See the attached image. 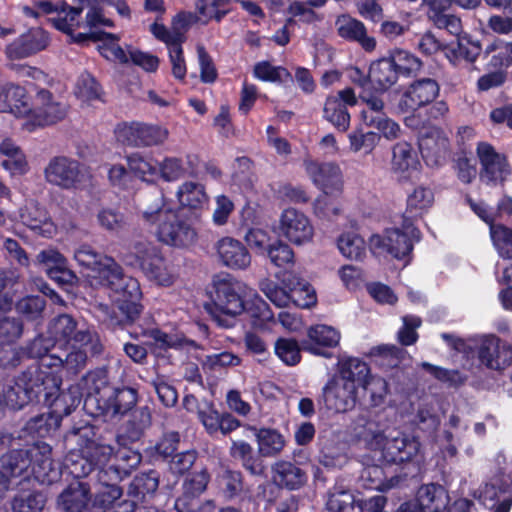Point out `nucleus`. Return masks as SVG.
Returning a JSON list of instances; mask_svg holds the SVG:
<instances>
[{
	"label": "nucleus",
	"instance_id": "5",
	"mask_svg": "<svg viewBox=\"0 0 512 512\" xmlns=\"http://www.w3.org/2000/svg\"><path fill=\"white\" fill-rule=\"evenodd\" d=\"M121 260L130 267H138L152 282L161 286L171 285L176 277L174 267L154 244L140 240L121 255Z\"/></svg>",
	"mask_w": 512,
	"mask_h": 512
},
{
	"label": "nucleus",
	"instance_id": "20",
	"mask_svg": "<svg viewBox=\"0 0 512 512\" xmlns=\"http://www.w3.org/2000/svg\"><path fill=\"white\" fill-rule=\"evenodd\" d=\"M220 262L233 270H245L251 264V255L246 246L232 237H223L215 244Z\"/></svg>",
	"mask_w": 512,
	"mask_h": 512
},
{
	"label": "nucleus",
	"instance_id": "40",
	"mask_svg": "<svg viewBox=\"0 0 512 512\" xmlns=\"http://www.w3.org/2000/svg\"><path fill=\"white\" fill-rule=\"evenodd\" d=\"M323 118L341 132L347 131L350 127V114L346 106L335 95L326 98Z\"/></svg>",
	"mask_w": 512,
	"mask_h": 512
},
{
	"label": "nucleus",
	"instance_id": "28",
	"mask_svg": "<svg viewBox=\"0 0 512 512\" xmlns=\"http://www.w3.org/2000/svg\"><path fill=\"white\" fill-rule=\"evenodd\" d=\"M90 487L87 483H71L58 497V506L63 512H90Z\"/></svg>",
	"mask_w": 512,
	"mask_h": 512
},
{
	"label": "nucleus",
	"instance_id": "34",
	"mask_svg": "<svg viewBox=\"0 0 512 512\" xmlns=\"http://www.w3.org/2000/svg\"><path fill=\"white\" fill-rule=\"evenodd\" d=\"M398 80V73L390 57L382 58L370 65L369 81L377 89L386 91Z\"/></svg>",
	"mask_w": 512,
	"mask_h": 512
},
{
	"label": "nucleus",
	"instance_id": "19",
	"mask_svg": "<svg viewBox=\"0 0 512 512\" xmlns=\"http://www.w3.org/2000/svg\"><path fill=\"white\" fill-rule=\"evenodd\" d=\"M356 391L353 383L333 378L323 388L324 403L329 410L346 412L356 404Z\"/></svg>",
	"mask_w": 512,
	"mask_h": 512
},
{
	"label": "nucleus",
	"instance_id": "41",
	"mask_svg": "<svg viewBox=\"0 0 512 512\" xmlns=\"http://www.w3.org/2000/svg\"><path fill=\"white\" fill-rule=\"evenodd\" d=\"M273 473L274 481L288 489H297L307 480L306 474L290 462L276 463L273 466Z\"/></svg>",
	"mask_w": 512,
	"mask_h": 512
},
{
	"label": "nucleus",
	"instance_id": "18",
	"mask_svg": "<svg viewBox=\"0 0 512 512\" xmlns=\"http://www.w3.org/2000/svg\"><path fill=\"white\" fill-rule=\"evenodd\" d=\"M49 42L45 30L40 27L31 28L7 45L5 53L11 60L23 59L46 49Z\"/></svg>",
	"mask_w": 512,
	"mask_h": 512
},
{
	"label": "nucleus",
	"instance_id": "49",
	"mask_svg": "<svg viewBox=\"0 0 512 512\" xmlns=\"http://www.w3.org/2000/svg\"><path fill=\"white\" fill-rule=\"evenodd\" d=\"M150 422L151 415L148 408L136 410L132 419L126 424L124 434L118 437L119 443H121L122 438L131 442L140 439L144 430L149 427Z\"/></svg>",
	"mask_w": 512,
	"mask_h": 512
},
{
	"label": "nucleus",
	"instance_id": "21",
	"mask_svg": "<svg viewBox=\"0 0 512 512\" xmlns=\"http://www.w3.org/2000/svg\"><path fill=\"white\" fill-rule=\"evenodd\" d=\"M307 337L308 341L303 346L305 351L316 356L330 358L332 354L323 348L336 347L340 342L341 334L332 326L317 324L308 328Z\"/></svg>",
	"mask_w": 512,
	"mask_h": 512
},
{
	"label": "nucleus",
	"instance_id": "38",
	"mask_svg": "<svg viewBox=\"0 0 512 512\" xmlns=\"http://www.w3.org/2000/svg\"><path fill=\"white\" fill-rule=\"evenodd\" d=\"M384 427L372 416H360L356 420V434L373 449H380L386 440Z\"/></svg>",
	"mask_w": 512,
	"mask_h": 512
},
{
	"label": "nucleus",
	"instance_id": "22",
	"mask_svg": "<svg viewBox=\"0 0 512 512\" xmlns=\"http://www.w3.org/2000/svg\"><path fill=\"white\" fill-rule=\"evenodd\" d=\"M419 449V441L406 434L386 439L380 448L384 460L391 463L410 461L418 455Z\"/></svg>",
	"mask_w": 512,
	"mask_h": 512
},
{
	"label": "nucleus",
	"instance_id": "2",
	"mask_svg": "<svg viewBox=\"0 0 512 512\" xmlns=\"http://www.w3.org/2000/svg\"><path fill=\"white\" fill-rule=\"evenodd\" d=\"M214 288L216 312L236 316L247 310L259 321L255 323L259 326L273 321V312L268 304L245 283L226 275L214 280Z\"/></svg>",
	"mask_w": 512,
	"mask_h": 512
},
{
	"label": "nucleus",
	"instance_id": "35",
	"mask_svg": "<svg viewBox=\"0 0 512 512\" xmlns=\"http://www.w3.org/2000/svg\"><path fill=\"white\" fill-rule=\"evenodd\" d=\"M1 166L12 176L26 173L28 164L22 150L9 138L0 142Z\"/></svg>",
	"mask_w": 512,
	"mask_h": 512
},
{
	"label": "nucleus",
	"instance_id": "7",
	"mask_svg": "<svg viewBox=\"0 0 512 512\" xmlns=\"http://www.w3.org/2000/svg\"><path fill=\"white\" fill-rule=\"evenodd\" d=\"M419 239V230L412 223H405L401 229H387L383 236H371L369 245L374 253L387 252L396 259H404L411 253L414 241Z\"/></svg>",
	"mask_w": 512,
	"mask_h": 512
},
{
	"label": "nucleus",
	"instance_id": "3",
	"mask_svg": "<svg viewBox=\"0 0 512 512\" xmlns=\"http://www.w3.org/2000/svg\"><path fill=\"white\" fill-rule=\"evenodd\" d=\"M142 217L146 223L156 226L158 239L167 245L187 247L197 240L196 230L178 219L176 211L166 205L160 193H157L153 203L143 210Z\"/></svg>",
	"mask_w": 512,
	"mask_h": 512
},
{
	"label": "nucleus",
	"instance_id": "60",
	"mask_svg": "<svg viewBox=\"0 0 512 512\" xmlns=\"http://www.w3.org/2000/svg\"><path fill=\"white\" fill-rule=\"evenodd\" d=\"M365 125L377 129L388 140L396 139L401 132L400 126L385 114H378L375 118L365 115Z\"/></svg>",
	"mask_w": 512,
	"mask_h": 512
},
{
	"label": "nucleus",
	"instance_id": "17",
	"mask_svg": "<svg viewBox=\"0 0 512 512\" xmlns=\"http://www.w3.org/2000/svg\"><path fill=\"white\" fill-rule=\"evenodd\" d=\"M477 155L481 163L480 178L483 182H502L510 174L505 157L498 154L490 144L479 143Z\"/></svg>",
	"mask_w": 512,
	"mask_h": 512
},
{
	"label": "nucleus",
	"instance_id": "12",
	"mask_svg": "<svg viewBox=\"0 0 512 512\" xmlns=\"http://www.w3.org/2000/svg\"><path fill=\"white\" fill-rule=\"evenodd\" d=\"M48 335L53 339L58 348L72 343L88 345L92 341V332L84 325H79L68 314L56 317L48 328Z\"/></svg>",
	"mask_w": 512,
	"mask_h": 512
},
{
	"label": "nucleus",
	"instance_id": "63",
	"mask_svg": "<svg viewBox=\"0 0 512 512\" xmlns=\"http://www.w3.org/2000/svg\"><path fill=\"white\" fill-rule=\"evenodd\" d=\"M45 505V497L40 493H23L12 502L14 512H40Z\"/></svg>",
	"mask_w": 512,
	"mask_h": 512
},
{
	"label": "nucleus",
	"instance_id": "30",
	"mask_svg": "<svg viewBox=\"0 0 512 512\" xmlns=\"http://www.w3.org/2000/svg\"><path fill=\"white\" fill-rule=\"evenodd\" d=\"M479 359L486 367L500 370L510 364L511 353L499 338L488 336L480 345Z\"/></svg>",
	"mask_w": 512,
	"mask_h": 512
},
{
	"label": "nucleus",
	"instance_id": "64",
	"mask_svg": "<svg viewBox=\"0 0 512 512\" xmlns=\"http://www.w3.org/2000/svg\"><path fill=\"white\" fill-rule=\"evenodd\" d=\"M186 174V169L182 161L175 157H166L159 162V178L171 182L182 178Z\"/></svg>",
	"mask_w": 512,
	"mask_h": 512
},
{
	"label": "nucleus",
	"instance_id": "15",
	"mask_svg": "<svg viewBox=\"0 0 512 512\" xmlns=\"http://www.w3.org/2000/svg\"><path fill=\"white\" fill-rule=\"evenodd\" d=\"M439 84L431 78H423L411 83L399 101L402 111H416L432 103L439 95Z\"/></svg>",
	"mask_w": 512,
	"mask_h": 512
},
{
	"label": "nucleus",
	"instance_id": "56",
	"mask_svg": "<svg viewBox=\"0 0 512 512\" xmlns=\"http://www.w3.org/2000/svg\"><path fill=\"white\" fill-rule=\"evenodd\" d=\"M275 354L286 365L294 366L301 360L298 342L290 338H280L275 342Z\"/></svg>",
	"mask_w": 512,
	"mask_h": 512
},
{
	"label": "nucleus",
	"instance_id": "13",
	"mask_svg": "<svg viewBox=\"0 0 512 512\" xmlns=\"http://www.w3.org/2000/svg\"><path fill=\"white\" fill-rule=\"evenodd\" d=\"M470 202L474 213L490 226V237L498 255L503 259H512V227L494 224L495 216L492 209H488L483 202Z\"/></svg>",
	"mask_w": 512,
	"mask_h": 512
},
{
	"label": "nucleus",
	"instance_id": "53",
	"mask_svg": "<svg viewBox=\"0 0 512 512\" xmlns=\"http://www.w3.org/2000/svg\"><path fill=\"white\" fill-rule=\"evenodd\" d=\"M82 453L87 457L91 458L95 467H102L112 460L114 448L106 445L97 443L94 440L86 439L84 443L80 444Z\"/></svg>",
	"mask_w": 512,
	"mask_h": 512
},
{
	"label": "nucleus",
	"instance_id": "47",
	"mask_svg": "<svg viewBox=\"0 0 512 512\" xmlns=\"http://www.w3.org/2000/svg\"><path fill=\"white\" fill-rule=\"evenodd\" d=\"M82 8L70 7L66 3L61 2L57 16L50 19L52 25L59 31L72 35L73 31L80 27V16Z\"/></svg>",
	"mask_w": 512,
	"mask_h": 512
},
{
	"label": "nucleus",
	"instance_id": "29",
	"mask_svg": "<svg viewBox=\"0 0 512 512\" xmlns=\"http://www.w3.org/2000/svg\"><path fill=\"white\" fill-rule=\"evenodd\" d=\"M87 345H80L79 343H72L68 346L58 348L57 353H52L47 358L53 359V364L49 365L46 371H54L58 375V370L61 368L67 369L69 372H77L83 368L86 363L87 353L84 347Z\"/></svg>",
	"mask_w": 512,
	"mask_h": 512
},
{
	"label": "nucleus",
	"instance_id": "62",
	"mask_svg": "<svg viewBox=\"0 0 512 512\" xmlns=\"http://www.w3.org/2000/svg\"><path fill=\"white\" fill-rule=\"evenodd\" d=\"M66 467L75 478L88 476L96 467L91 458L82 453H71L66 459Z\"/></svg>",
	"mask_w": 512,
	"mask_h": 512
},
{
	"label": "nucleus",
	"instance_id": "46",
	"mask_svg": "<svg viewBox=\"0 0 512 512\" xmlns=\"http://www.w3.org/2000/svg\"><path fill=\"white\" fill-rule=\"evenodd\" d=\"M486 55H491L488 65L491 68L505 72L512 65V43L495 40L485 49Z\"/></svg>",
	"mask_w": 512,
	"mask_h": 512
},
{
	"label": "nucleus",
	"instance_id": "4",
	"mask_svg": "<svg viewBox=\"0 0 512 512\" xmlns=\"http://www.w3.org/2000/svg\"><path fill=\"white\" fill-rule=\"evenodd\" d=\"M54 357L44 358L42 366L29 367L3 391V400L12 409H21L42 395L49 397L56 391L58 380L47 376L46 369L52 365Z\"/></svg>",
	"mask_w": 512,
	"mask_h": 512
},
{
	"label": "nucleus",
	"instance_id": "50",
	"mask_svg": "<svg viewBox=\"0 0 512 512\" xmlns=\"http://www.w3.org/2000/svg\"><path fill=\"white\" fill-rule=\"evenodd\" d=\"M97 40L101 41L99 45L100 53L108 60L118 61L122 64L129 63L128 51L123 50L118 44V36L111 33H100Z\"/></svg>",
	"mask_w": 512,
	"mask_h": 512
},
{
	"label": "nucleus",
	"instance_id": "59",
	"mask_svg": "<svg viewBox=\"0 0 512 512\" xmlns=\"http://www.w3.org/2000/svg\"><path fill=\"white\" fill-rule=\"evenodd\" d=\"M254 76L261 81L284 82L291 78L287 69L281 66H273L267 61H262L254 66Z\"/></svg>",
	"mask_w": 512,
	"mask_h": 512
},
{
	"label": "nucleus",
	"instance_id": "33",
	"mask_svg": "<svg viewBox=\"0 0 512 512\" xmlns=\"http://www.w3.org/2000/svg\"><path fill=\"white\" fill-rule=\"evenodd\" d=\"M176 198L181 207L190 210L203 209L209 200L205 187L193 181L182 183L176 191Z\"/></svg>",
	"mask_w": 512,
	"mask_h": 512
},
{
	"label": "nucleus",
	"instance_id": "1",
	"mask_svg": "<svg viewBox=\"0 0 512 512\" xmlns=\"http://www.w3.org/2000/svg\"><path fill=\"white\" fill-rule=\"evenodd\" d=\"M73 258L91 285L104 286L127 320H134L142 310V292L137 279L124 275L122 267L110 256L96 251L88 244L78 246Z\"/></svg>",
	"mask_w": 512,
	"mask_h": 512
},
{
	"label": "nucleus",
	"instance_id": "58",
	"mask_svg": "<svg viewBox=\"0 0 512 512\" xmlns=\"http://www.w3.org/2000/svg\"><path fill=\"white\" fill-rule=\"evenodd\" d=\"M139 135V146H154L164 143L169 131L159 125L139 123Z\"/></svg>",
	"mask_w": 512,
	"mask_h": 512
},
{
	"label": "nucleus",
	"instance_id": "57",
	"mask_svg": "<svg viewBox=\"0 0 512 512\" xmlns=\"http://www.w3.org/2000/svg\"><path fill=\"white\" fill-rule=\"evenodd\" d=\"M372 355L381 366L394 368L403 361L406 351L394 345H380L373 348Z\"/></svg>",
	"mask_w": 512,
	"mask_h": 512
},
{
	"label": "nucleus",
	"instance_id": "44",
	"mask_svg": "<svg viewBox=\"0 0 512 512\" xmlns=\"http://www.w3.org/2000/svg\"><path fill=\"white\" fill-rule=\"evenodd\" d=\"M339 252L347 259L362 260L366 255V243L364 239L354 231L340 234L337 239Z\"/></svg>",
	"mask_w": 512,
	"mask_h": 512
},
{
	"label": "nucleus",
	"instance_id": "39",
	"mask_svg": "<svg viewBox=\"0 0 512 512\" xmlns=\"http://www.w3.org/2000/svg\"><path fill=\"white\" fill-rule=\"evenodd\" d=\"M130 171L147 182H154L159 178V162L149 155L133 153L127 157Z\"/></svg>",
	"mask_w": 512,
	"mask_h": 512
},
{
	"label": "nucleus",
	"instance_id": "51",
	"mask_svg": "<svg viewBox=\"0 0 512 512\" xmlns=\"http://www.w3.org/2000/svg\"><path fill=\"white\" fill-rule=\"evenodd\" d=\"M259 452L263 456H274L285 446L283 436L272 429H261L257 433Z\"/></svg>",
	"mask_w": 512,
	"mask_h": 512
},
{
	"label": "nucleus",
	"instance_id": "26",
	"mask_svg": "<svg viewBox=\"0 0 512 512\" xmlns=\"http://www.w3.org/2000/svg\"><path fill=\"white\" fill-rule=\"evenodd\" d=\"M419 166L418 153L410 143L399 142L393 146L391 169L400 180L409 179Z\"/></svg>",
	"mask_w": 512,
	"mask_h": 512
},
{
	"label": "nucleus",
	"instance_id": "37",
	"mask_svg": "<svg viewBox=\"0 0 512 512\" xmlns=\"http://www.w3.org/2000/svg\"><path fill=\"white\" fill-rule=\"evenodd\" d=\"M371 376L368 365L358 358H348L339 362L338 379L353 383L355 389L366 386Z\"/></svg>",
	"mask_w": 512,
	"mask_h": 512
},
{
	"label": "nucleus",
	"instance_id": "43",
	"mask_svg": "<svg viewBox=\"0 0 512 512\" xmlns=\"http://www.w3.org/2000/svg\"><path fill=\"white\" fill-rule=\"evenodd\" d=\"M326 507L331 512H361L362 505L360 500L340 486H335L328 493Z\"/></svg>",
	"mask_w": 512,
	"mask_h": 512
},
{
	"label": "nucleus",
	"instance_id": "54",
	"mask_svg": "<svg viewBox=\"0 0 512 512\" xmlns=\"http://www.w3.org/2000/svg\"><path fill=\"white\" fill-rule=\"evenodd\" d=\"M4 474L9 477L19 476L27 471L29 464V451H12L1 459Z\"/></svg>",
	"mask_w": 512,
	"mask_h": 512
},
{
	"label": "nucleus",
	"instance_id": "23",
	"mask_svg": "<svg viewBox=\"0 0 512 512\" xmlns=\"http://www.w3.org/2000/svg\"><path fill=\"white\" fill-rule=\"evenodd\" d=\"M31 473L39 482L50 484L59 477V471L51 459V448L47 444H38L29 450Z\"/></svg>",
	"mask_w": 512,
	"mask_h": 512
},
{
	"label": "nucleus",
	"instance_id": "55",
	"mask_svg": "<svg viewBox=\"0 0 512 512\" xmlns=\"http://www.w3.org/2000/svg\"><path fill=\"white\" fill-rule=\"evenodd\" d=\"M390 59L398 75L402 74L408 76L417 73L422 66L421 61L416 56L405 50H394L390 54Z\"/></svg>",
	"mask_w": 512,
	"mask_h": 512
},
{
	"label": "nucleus",
	"instance_id": "8",
	"mask_svg": "<svg viewBox=\"0 0 512 512\" xmlns=\"http://www.w3.org/2000/svg\"><path fill=\"white\" fill-rule=\"evenodd\" d=\"M67 106L49 91L40 90L30 103V112L25 115L23 129L33 132L38 128L54 124L66 116Z\"/></svg>",
	"mask_w": 512,
	"mask_h": 512
},
{
	"label": "nucleus",
	"instance_id": "45",
	"mask_svg": "<svg viewBox=\"0 0 512 512\" xmlns=\"http://www.w3.org/2000/svg\"><path fill=\"white\" fill-rule=\"evenodd\" d=\"M433 203V190L427 186H417L407 197V212L413 217L422 216Z\"/></svg>",
	"mask_w": 512,
	"mask_h": 512
},
{
	"label": "nucleus",
	"instance_id": "61",
	"mask_svg": "<svg viewBox=\"0 0 512 512\" xmlns=\"http://www.w3.org/2000/svg\"><path fill=\"white\" fill-rule=\"evenodd\" d=\"M265 254H267L271 263L277 267H288L294 263L292 248L280 240L273 242Z\"/></svg>",
	"mask_w": 512,
	"mask_h": 512
},
{
	"label": "nucleus",
	"instance_id": "36",
	"mask_svg": "<svg viewBox=\"0 0 512 512\" xmlns=\"http://www.w3.org/2000/svg\"><path fill=\"white\" fill-rule=\"evenodd\" d=\"M136 402L137 395L133 388L114 389L105 399L103 410L107 415H123L131 410Z\"/></svg>",
	"mask_w": 512,
	"mask_h": 512
},
{
	"label": "nucleus",
	"instance_id": "31",
	"mask_svg": "<svg viewBox=\"0 0 512 512\" xmlns=\"http://www.w3.org/2000/svg\"><path fill=\"white\" fill-rule=\"evenodd\" d=\"M48 377L58 380L57 388L51 396H43V402L53 409V413L57 416H67L79 404L80 398L77 389L70 388L67 391L60 392L61 378L54 371H47Z\"/></svg>",
	"mask_w": 512,
	"mask_h": 512
},
{
	"label": "nucleus",
	"instance_id": "32",
	"mask_svg": "<svg viewBox=\"0 0 512 512\" xmlns=\"http://www.w3.org/2000/svg\"><path fill=\"white\" fill-rule=\"evenodd\" d=\"M24 225L43 237H51L56 227L47 215V212L36 204L25 207L21 213Z\"/></svg>",
	"mask_w": 512,
	"mask_h": 512
},
{
	"label": "nucleus",
	"instance_id": "48",
	"mask_svg": "<svg viewBox=\"0 0 512 512\" xmlns=\"http://www.w3.org/2000/svg\"><path fill=\"white\" fill-rule=\"evenodd\" d=\"M127 439L122 438L121 443L117 440L120 446L116 451L113 452L112 460L114 461L113 467L118 474L127 475L130 471L136 468L141 462V455L127 447H125V441Z\"/></svg>",
	"mask_w": 512,
	"mask_h": 512
},
{
	"label": "nucleus",
	"instance_id": "27",
	"mask_svg": "<svg viewBox=\"0 0 512 512\" xmlns=\"http://www.w3.org/2000/svg\"><path fill=\"white\" fill-rule=\"evenodd\" d=\"M0 112H9L24 120L30 112V101L26 90L18 85H0Z\"/></svg>",
	"mask_w": 512,
	"mask_h": 512
},
{
	"label": "nucleus",
	"instance_id": "11",
	"mask_svg": "<svg viewBox=\"0 0 512 512\" xmlns=\"http://www.w3.org/2000/svg\"><path fill=\"white\" fill-rule=\"evenodd\" d=\"M278 230L282 237L296 246L310 243L314 237V227L310 219L294 208L285 209L281 213Z\"/></svg>",
	"mask_w": 512,
	"mask_h": 512
},
{
	"label": "nucleus",
	"instance_id": "14",
	"mask_svg": "<svg viewBox=\"0 0 512 512\" xmlns=\"http://www.w3.org/2000/svg\"><path fill=\"white\" fill-rule=\"evenodd\" d=\"M201 14L197 11H180L171 21L172 30H168L163 24L155 22L151 25V33L164 43L184 42L186 32L195 24H207Z\"/></svg>",
	"mask_w": 512,
	"mask_h": 512
},
{
	"label": "nucleus",
	"instance_id": "6",
	"mask_svg": "<svg viewBox=\"0 0 512 512\" xmlns=\"http://www.w3.org/2000/svg\"><path fill=\"white\" fill-rule=\"evenodd\" d=\"M281 285L269 278L259 282L260 291L279 308L287 307L291 302L300 308H310L317 303L315 289L294 273L284 275Z\"/></svg>",
	"mask_w": 512,
	"mask_h": 512
},
{
	"label": "nucleus",
	"instance_id": "42",
	"mask_svg": "<svg viewBox=\"0 0 512 512\" xmlns=\"http://www.w3.org/2000/svg\"><path fill=\"white\" fill-rule=\"evenodd\" d=\"M415 500L423 512H440L446 505L444 489L435 484L421 486Z\"/></svg>",
	"mask_w": 512,
	"mask_h": 512
},
{
	"label": "nucleus",
	"instance_id": "25",
	"mask_svg": "<svg viewBox=\"0 0 512 512\" xmlns=\"http://www.w3.org/2000/svg\"><path fill=\"white\" fill-rule=\"evenodd\" d=\"M335 27L341 38L358 42L368 52L375 49V38L367 35L366 27L360 20L348 14H342L337 17Z\"/></svg>",
	"mask_w": 512,
	"mask_h": 512
},
{
	"label": "nucleus",
	"instance_id": "16",
	"mask_svg": "<svg viewBox=\"0 0 512 512\" xmlns=\"http://www.w3.org/2000/svg\"><path fill=\"white\" fill-rule=\"evenodd\" d=\"M419 149L428 165H441L448 154V137L438 127L431 126L425 128L423 131H420Z\"/></svg>",
	"mask_w": 512,
	"mask_h": 512
},
{
	"label": "nucleus",
	"instance_id": "52",
	"mask_svg": "<svg viewBox=\"0 0 512 512\" xmlns=\"http://www.w3.org/2000/svg\"><path fill=\"white\" fill-rule=\"evenodd\" d=\"M349 150L353 153L370 154L378 145L380 136L374 132L354 130L348 134Z\"/></svg>",
	"mask_w": 512,
	"mask_h": 512
},
{
	"label": "nucleus",
	"instance_id": "9",
	"mask_svg": "<svg viewBox=\"0 0 512 512\" xmlns=\"http://www.w3.org/2000/svg\"><path fill=\"white\" fill-rule=\"evenodd\" d=\"M45 178L50 184L63 189L79 187L87 177L81 164L67 157L53 158L45 168Z\"/></svg>",
	"mask_w": 512,
	"mask_h": 512
},
{
	"label": "nucleus",
	"instance_id": "10",
	"mask_svg": "<svg viewBox=\"0 0 512 512\" xmlns=\"http://www.w3.org/2000/svg\"><path fill=\"white\" fill-rule=\"evenodd\" d=\"M304 168L312 183L326 195H334L342 191L343 173L337 163L305 159Z\"/></svg>",
	"mask_w": 512,
	"mask_h": 512
},
{
	"label": "nucleus",
	"instance_id": "24",
	"mask_svg": "<svg viewBox=\"0 0 512 512\" xmlns=\"http://www.w3.org/2000/svg\"><path fill=\"white\" fill-rule=\"evenodd\" d=\"M36 262L44 267L51 279L61 284L76 280V275L67 267V259L56 249L48 248L40 251Z\"/></svg>",
	"mask_w": 512,
	"mask_h": 512
}]
</instances>
